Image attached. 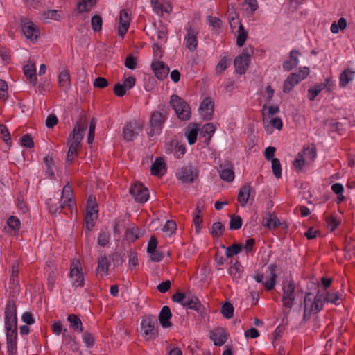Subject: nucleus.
I'll return each instance as SVG.
<instances>
[{"label":"nucleus","instance_id":"nucleus-1","mask_svg":"<svg viewBox=\"0 0 355 355\" xmlns=\"http://www.w3.org/2000/svg\"><path fill=\"white\" fill-rule=\"evenodd\" d=\"M85 121H77L72 132L67 139V144L69 150L67 155L66 163L71 164L78 155V148L83 138Z\"/></svg>","mask_w":355,"mask_h":355},{"label":"nucleus","instance_id":"nucleus-2","mask_svg":"<svg viewBox=\"0 0 355 355\" xmlns=\"http://www.w3.org/2000/svg\"><path fill=\"white\" fill-rule=\"evenodd\" d=\"M169 104L174 110L179 119L188 121L191 119V111L189 105L178 95H171Z\"/></svg>","mask_w":355,"mask_h":355},{"label":"nucleus","instance_id":"nucleus-3","mask_svg":"<svg viewBox=\"0 0 355 355\" xmlns=\"http://www.w3.org/2000/svg\"><path fill=\"white\" fill-rule=\"evenodd\" d=\"M295 283L292 279H284L282 282V298L283 306L291 309L295 300Z\"/></svg>","mask_w":355,"mask_h":355},{"label":"nucleus","instance_id":"nucleus-4","mask_svg":"<svg viewBox=\"0 0 355 355\" xmlns=\"http://www.w3.org/2000/svg\"><path fill=\"white\" fill-rule=\"evenodd\" d=\"M254 54V49L249 46L245 48L242 53L236 57L234 61L236 71L239 74L245 73V71L248 68L251 57Z\"/></svg>","mask_w":355,"mask_h":355},{"label":"nucleus","instance_id":"nucleus-5","mask_svg":"<svg viewBox=\"0 0 355 355\" xmlns=\"http://www.w3.org/2000/svg\"><path fill=\"white\" fill-rule=\"evenodd\" d=\"M157 320L153 315L144 317L141 322L142 336L146 340H153L158 335L157 327H156Z\"/></svg>","mask_w":355,"mask_h":355},{"label":"nucleus","instance_id":"nucleus-6","mask_svg":"<svg viewBox=\"0 0 355 355\" xmlns=\"http://www.w3.org/2000/svg\"><path fill=\"white\" fill-rule=\"evenodd\" d=\"M176 176L182 183H192L198 178V170L189 164L182 166L176 173Z\"/></svg>","mask_w":355,"mask_h":355},{"label":"nucleus","instance_id":"nucleus-7","mask_svg":"<svg viewBox=\"0 0 355 355\" xmlns=\"http://www.w3.org/2000/svg\"><path fill=\"white\" fill-rule=\"evenodd\" d=\"M129 191L137 202L144 203L149 198L148 189L141 183H135L132 184Z\"/></svg>","mask_w":355,"mask_h":355},{"label":"nucleus","instance_id":"nucleus-8","mask_svg":"<svg viewBox=\"0 0 355 355\" xmlns=\"http://www.w3.org/2000/svg\"><path fill=\"white\" fill-rule=\"evenodd\" d=\"M21 30L25 37L31 40L36 41L40 35L39 28L30 19H22L21 22Z\"/></svg>","mask_w":355,"mask_h":355},{"label":"nucleus","instance_id":"nucleus-9","mask_svg":"<svg viewBox=\"0 0 355 355\" xmlns=\"http://www.w3.org/2000/svg\"><path fill=\"white\" fill-rule=\"evenodd\" d=\"M187 34L184 37L185 46L189 51L193 52L196 50L198 44V35L199 30L198 28H194L189 24L185 26Z\"/></svg>","mask_w":355,"mask_h":355},{"label":"nucleus","instance_id":"nucleus-10","mask_svg":"<svg viewBox=\"0 0 355 355\" xmlns=\"http://www.w3.org/2000/svg\"><path fill=\"white\" fill-rule=\"evenodd\" d=\"M182 306L196 311L201 317L207 315L205 307L202 304L199 299L191 293H188Z\"/></svg>","mask_w":355,"mask_h":355},{"label":"nucleus","instance_id":"nucleus-11","mask_svg":"<svg viewBox=\"0 0 355 355\" xmlns=\"http://www.w3.org/2000/svg\"><path fill=\"white\" fill-rule=\"evenodd\" d=\"M218 173L220 178L226 182H231L234 179V166L229 160H225L218 167Z\"/></svg>","mask_w":355,"mask_h":355},{"label":"nucleus","instance_id":"nucleus-12","mask_svg":"<svg viewBox=\"0 0 355 355\" xmlns=\"http://www.w3.org/2000/svg\"><path fill=\"white\" fill-rule=\"evenodd\" d=\"M214 103L211 98H205L200 103L199 113L201 117L205 120H210L214 115Z\"/></svg>","mask_w":355,"mask_h":355},{"label":"nucleus","instance_id":"nucleus-13","mask_svg":"<svg viewBox=\"0 0 355 355\" xmlns=\"http://www.w3.org/2000/svg\"><path fill=\"white\" fill-rule=\"evenodd\" d=\"M61 201L64 203V206L67 207V209L70 212H72L73 209L76 207L72 187L69 184H67L63 187Z\"/></svg>","mask_w":355,"mask_h":355},{"label":"nucleus","instance_id":"nucleus-14","mask_svg":"<svg viewBox=\"0 0 355 355\" xmlns=\"http://www.w3.org/2000/svg\"><path fill=\"white\" fill-rule=\"evenodd\" d=\"M138 124L136 120L127 122L123 129V138L126 141H132L138 135Z\"/></svg>","mask_w":355,"mask_h":355},{"label":"nucleus","instance_id":"nucleus-15","mask_svg":"<svg viewBox=\"0 0 355 355\" xmlns=\"http://www.w3.org/2000/svg\"><path fill=\"white\" fill-rule=\"evenodd\" d=\"M130 22V15L128 10L123 9L120 11L119 24L118 26V34L123 37L128 31Z\"/></svg>","mask_w":355,"mask_h":355},{"label":"nucleus","instance_id":"nucleus-16","mask_svg":"<svg viewBox=\"0 0 355 355\" xmlns=\"http://www.w3.org/2000/svg\"><path fill=\"white\" fill-rule=\"evenodd\" d=\"M167 118V112L163 110V112L155 111L153 112L150 117V125L153 129H157L161 130L165 121Z\"/></svg>","mask_w":355,"mask_h":355},{"label":"nucleus","instance_id":"nucleus-17","mask_svg":"<svg viewBox=\"0 0 355 355\" xmlns=\"http://www.w3.org/2000/svg\"><path fill=\"white\" fill-rule=\"evenodd\" d=\"M209 338L216 346L223 345L227 340V334L223 327H217L209 331Z\"/></svg>","mask_w":355,"mask_h":355},{"label":"nucleus","instance_id":"nucleus-18","mask_svg":"<svg viewBox=\"0 0 355 355\" xmlns=\"http://www.w3.org/2000/svg\"><path fill=\"white\" fill-rule=\"evenodd\" d=\"M306 303H307V309L315 313H318L323 309V304L320 300L313 298V295L311 292H307L305 294L304 300V306L306 308Z\"/></svg>","mask_w":355,"mask_h":355},{"label":"nucleus","instance_id":"nucleus-19","mask_svg":"<svg viewBox=\"0 0 355 355\" xmlns=\"http://www.w3.org/2000/svg\"><path fill=\"white\" fill-rule=\"evenodd\" d=\"M151 69L157 78L160 80H164L169 73V67L162 61L153 62Z\"/></svg>","mask_w":355,"mask_h":355},{"label":"nucleus","instance_id":"nucleus-20","mask_svg":"<svg viewBox=\"0 0 355 355\" xmlns=\"http://www.w3.org/2000/svg\"><path fill=\"white\" fill-rule=\"evenodd\" d=\"M299 51L293 49L289 53V58L282 62V67L284 71H290L296 68L299 64V57L300 55Z\"/></svg>","mask_w":355,"mask_h":355},{"label":"nucleus","instance_id":"nucleus-21","mask_svg":"<svg viewBox=\"0 0 355 355\" xmlns=\"http://www.w3.org/2000/svg\"><path fill=\"white\" fill-rule=\"evenodd\" d=\"M69 276L71 279H74L73 285L76 287H83L84 285V277L82 268L78 265L72 264L70 267Z\"/></svg>","mask_w":355,"mask_h":355},{"label":"nucleus","instance_id":"nucleus-22","mask_svg":"<svg viewBox=\"0 0 355 355\" xmlns=\"http://www.w3.org/2000/svg\"><path fill=\"white\" fill-rule=\"evenodd\" d=\"M23 70L24 73L26 78L28 80L29 83L35 87L37 83L35 64L29 61L27 64L24 66Z\"/></svg>","mask_w":355,"mask_h":355},{"label":"nucleus","instance_id":"nucleus-23","mask_svg":"<svg viewBox=\"0 0 355 355\" xmlns=\"http://www.w3.org/2000/svg\"><path fill=\"white\" fill-rule=\"evenodd\" d=\"M71 77L69 70L66 69L60 71L58 75V86L64 92H67L71 88Z\"/></svg>","mask_w":355,"mask_h":355},{"label":"nucleus","instance_id":"nucleus-24","mask_svg":"<svg viewBox=\"0 0 355 355\" xmlns=\"http://www.w3.org/2000/svg\"><path fill=\"white\" fill-rule=\"evenodd\" d=\"M252 187L250 183L244 184L240 189L237 200L241 207H245L249 200Z\"/></svg>","mask_w":355,"mask_h":355},{"label":"nucleus","instance_id":"nucleus-25","mask_svg":"<svg viewBox=\"0 0 355 355\" xmlns=\"http://www.w3.org/2000/svg\"><path fill=\"white\" fill-rule=\"evenodd\" d=\"M171 317L172 313L169 306H163L159 315V321L163 328H168L172 326V323L170 322Z\"/></svg>","mask_w":355,"mask_h":355},{"label":"nucleus","instance_id":"nucleus-26","mask_svg":"<svg viewBox=\"0 0 355 355\" xmlns=\"http://www.w3.org/2000/svg\"><path fill=\"white\" fill-rule=\"evenodd\" d=\"M151 174L161 177L166 172V163L163 158L158 157L153 163L150 168Z\"/></svg>","mask_w":355,"mask_h":355},{"label":"nucleus","instance_id":"nucleus-27","mask_svg":"<svg viewBox=\"0 0 355 355\" xmlns=\"http://www.w3.org/2000/svg\"><path fill=\"white\" fill-rule=\"evenodd\" d=\"M153 11L159 16H162L164 12L170 13L172 11V6L168 3L163 5L157 0H151Z\"/></svg>","mask_w":355,"mask_h":355},{"label":"nucleus","instance_id":"nucleus-28","mask_svg":"<svg viewBox=\"0 0 355 355\" xmlns=\"http://www.w3.org/2000/svg\"><path fill=\"white\" fill-rule=\"evenodd\" d=\"M300 83V81L291 73L284 82L282 92L289 93Z\"/></svg>","mask_w":355,"mask_h":355},{"label":"nucleus","instance_id":"nucleus-29","mask_svg":"<svg viewBox=\"0 0 355 355\" xmlns=\"http://www.w3.org/2000/svg\"><path fill=\"white\" fill-rule=\"evenodd\" d=\"M67 321L70 323V327L73 331H77L78 332L83 331V323L77 315L73 313L69 314L67 316Z\"/></svg>","mask_w":355,"mask_h":355},{"label":"nucleus","instance_id":"nucleus-30","mask_svg":"<svg viewBox=\"0 0 355 355\" xmlns=\"http://www.w3.org/2000/svg\"><path fill=\"white\" fill-rule=\"evenodd\" d=\"M17 318V304L14 299H8L5 307V318Z\"/></svg>","mask_w":355,"mask_h":355},{"label":"nucleus","instance_id":"nucleus-31","mask_svg":"<svg viewBox=\"0 0 355 355\" xmlns=\"http://www.w3.org/2000/svg\"><path fill=\"white\" fill-rule=\"evenodd\" d=\"M236 45L241 47L244 45L247 38L248 37V33L244 28L243 24H240L236 31Z\"/></svg>","mask_w":355,"mask_h":355},{"label":"nucleus","instance_id":"nucleus-32","mask_svg":"<svg viewBox=\"0 0 355 355\" xmlns=\"http://www.w3.org/2000/svg\"><path fill=\"white\" fill-rule=\"evenodd\" d=\"M96 3V0H82L77 5V12L78 13L89 12Z\"/></svg>","mask_w":355,"mask_h":355},{"label":"nucleus","instance_id":"nucleus-33","mask_svg":"<svg viewBox=\"0 0 355 355\" xmlns=\"http://www.w3.org/2000/svg\"><path fill=\"white\" fill-rule=\"evenodd\" d=\"M340 223V220L334 214H329L325 216L326 226L331 232H334Z\"/></svg>","mask_w":355,"mask_h":355},{"label":"nucleus","instance_id":"nucleus-34","mask_svg":"<svg viewBox=\"0 0 355 355\" xmlns=\"http://www.w3.org/2000/svg\"><path fill=\"white\" fill-rule=\"evenodd\" d=\"M98 266H97V272H103V275H107L108 268L110 266V262L105 255L101 256L98 258Z\"/></svg>","mask_w":355,"mask_h":355},{"label":"nucleus","instance_id":"nucleus-35","mask_svg":"<svg viewBox=\"0 0 355 355\" xmlns=\"http://www.w3.org/2000/svg\"><path fill=\"white\" fill-rule=\"evenodd\" d=\"M44 165H45V175L46 178H51L54 175V171H53V166H54V162L51 157L50 156H46L43 159Z\"/></svg>","mask_w":355,"mask_h":355},{"label":"nucleus","instance_id":"nucleus-36","mask_svg":"<svg viewBox=\"0 0 355 355\" xmlns=\"http://www.w3.org/2000/svg\"><path fill=\"white\" fill-rule=\"evenodd\" d=\"M354 72L349 69H345L340 75L339 83L341 87H345L352 80Z\"/></svg>","mask_w":355,"mask_h":355},{"label":"nucleus","instance_id":"nucleus-37","mask_svg":"<svg viewBox=\"0 0 355 355\" xmlns=\"http://www.w3.org/2000/svg\"><path fill=\"white\" fill-rule=\"evenodd\" d=\"M270 218L263 220V225L268 229H275L282 226V223L277 216L269 214Z\"/></svg>","mask_w":355,"mask_h":355},{"label":"nucleus","instance_id":"nucleus-38","mask_svg":"<svg viewBox=\"0 0 355 355\" xmlns=\"http://www.w3.org/2000/svg\"><path fill=\"white\" fill-rule=\"evenodd\" d=\"M214 132L215 126L212 123H206L202 126L200 134L202 137H206L205 140L208 144Z\"/></svg>","mask_w":355,"mask_h":355},{"label":"nucleus","instance_id":"nucleus-39","mask_svg":"<svg viewBox=\"0 0 355 355\" xmlns=\"http://www.w3.org/2000/svg\"><path fill=\"white\" fill-rule=\"evenodd\" d=\"M230 263L231 266L229 268L230 275L233 278H239L242 273L241 264L237 261H235V262L233 263V260H231Z\"/></svg>","mask_w":355,"mask_h":355},{"label":"nucleus","instance_id":"nucleus-40","mask_svg":"<svg viewBox=\"0 0 355 355\" xmlns=\"http://www.w3.org/2000/svg\"><path fill=\"white\" fill-rule=\"evenodd\" d=\"M225 226L220 222H216L212 225L210 233L213 237L218 238L223 235Z\"/></svg>","mask_w":355,"mask_h":355},{"label":"nucleus","instance_id":"nucleus-41","mask_svg":"<svg viewBox=\"0 0 355 355\" xmlns=\"http://www.w3.org/2000/svg\"><path fill=\"white\" fill-rule=\"evenodd\" d=\"M198 132V128L197 127H193L191 128H190L189 127L187 128V130L185 132V135L189 144L192 145L196 143L197 139Z\"/></svg>","mask_w":355,"mask_h":355},{"label":"nucleus","instance_id":"nucleus-42","mask_svg":"<svg viewBox=\"0 0 355 355\" xmlns=\"http://www.w3.org/2000/svg\"><path fill=\"white\" fill-rule=\"evenodd\" d=\"M326 87V85H315L314 87L308 89V98L313 101L319 93Z\"/></svg>","mask_w":355,"mask_h":355},{"label":"nucleus","instance_id":"nucleus-43","mask_svg":"<svg viewBox=\"0 0 355 355\" xmlns=\"http://www.w3.org/2000/svg\"><path fill=\"white\" fill-rule=\"evenodd\" d=\"M67 329H64L62 334V341L66 345H69L71 347L77 349V343L76 341V338L67 333Z\"/></svg>","mask_w":355,"mask_h":355},{"label":"nucleus","instance_id":"nucleus-44","mask_svg":"<svg viewBox=\"0 0 355 355\" xmlns=\"http://www.w3.org/2000/svg\"><path fill=\"white\" fill-rule=\"evenodd\" d=\"M125 235L127 240L134 242L140 236L139 229L136 226L129 228L126 230Z\"/></svg>","mask_w":355,"mask_h":355},{"label":"nucleus","instance_id":"nucleus-45","mask_svg":"<svg viewBox=\"0 0 355 355\" xmlns=\"http://www.w3.org/2000/svg\"><path fill=\"white\" fill-rule=\"evenodd\" d=\"M300 154H303V157L309 159L311 162H313L316 157V149L313 146V147H304L303 150L300 152Z\"/></svg>","mask_w":355,"mask_h":355},{"label":"nucleus","instance_id":"nucleus-46","mask_svg":"<svg viewBox=\"0 0 355 355\" xmlns=\"http://www.w3.org/2000/svg\"><path fill=\"white\" fill-rule=\"evenodd\" d=\"M98 215L95 213H86L85 216V228L90 232L94 227V220L97 218Z\"/></svg>","mask_w":355,"mask_h":355},{"label":"nucleus","instance_id":"nucleus-47","mask_svg":"<svg viewBox=\"0 0 355 355\" xmlns=\"http://www.w3.org/2000/svg\"><path fill=\"white\" fill-rule=\"evenodd\" d=\"M48 206L49 211L51 214H56L60 212L63 209H64L65 214H67V211H69L67 209V207L64 206V203L62 201L60 202V205L58 206L57 204L52 202L51 200L50 199L48 202Z\"/></svg>","mask_w":355,"mask_h":355},{"label":"nucleus","instance_id":"nucleus-48","mask_svg":"<svg viewBox=\"0 0 355 355\" xmlns=\"http://www.w3.org/2000/svg\"><path fill=\"white\" fill-rule=\"evenodd\" d=\"M95 213L98 215V205L96 203V199L94 196H89L87 201L86 213Z\"/></svg>","mask_w":355,"mask_h":355},{"label":"nucleus","instance_id":"nucleus-49","mask_svg":"<svg viewBox=\"0 0 355 355\" xmlns=\"http://www.w3.org/2000/svg\"><path fill=\"white\" fill-rule=\"evenodd\" d=\"M221 313L227 318L230 319L234 316V307L230 302H225L221 308Z\"/></svg>","mask_w":355,"mask_h":355},{"label":"nucleus","instance_id":"nucleus-50","mask_svg":"<svg viewBox=\"0 0 355 355\" xmlns=\"http://www.w3.org/2000/svg\"><path fill=\"white\" fill-rule=\"evenodd\" d=\"M11 275H10V284L13 286H17L19 285V266L18 264H14L12 266V271H11Z\"/></svg>","mask_w":355,"mask_h":355},{"label":"nucleus","instance_id":"nucleus-51","mask_svg":"<svg viewBox=\"0 0 355 355\" xmlns=\"http://www.w3.org/2000/svg\"><path fill=\"white\" fill-rule=\"evenodd\" d=\"M241 249L242 245L238 243L233 244L226 248L225 255L228 258L232 257L234 255L239 254Z\"/></svg>","mask_w":355,"mask_h":355},{"label":"nucleus","instance_id":"nucleus-52","mask_svg":"<svg viewBox=\"0 0 355 355\" xmlns=\"http://www.w3.org/2000/svg\"><path fill=\"white\" fill-rule=\"evenodd\" d=\"M103 20L100 15H96L92 17L91 25L94 32H98L102 29Z\"/></svg>","mask_w":355,"mask_h":355},{"label":"nucleus","instance_id":"nucleus-53","mask_svg":"<svg viewBox=\"0 0 355 355\" xmlns=\"http://www.w3.org/2000/svg\"><path fill=\"white\" fill-rule=\"evenodd\" d=\"M272 170L273 175L277 178H279L282 176V166L280 161L277 158H273L272 160Z\"/></svg>","mask_w":355,"mask_h":355},{"label":"nucleus","instance_id":"nucleus-54","mask_svg":"<svg viewBox=\"0 0 355 355\" xmlns=\"http://www.w3.org/2000/svg\"><path fill=\"white\" fill-rule=\"evenodd\" d=\"M242 223L243 220L240 216H232L230 223V229L239 230L241 227Z\"/></svg>","mask_w":355,"mask_h":355},{"label":"nucleus","instance_id":"nucleus-55","mask_svg":"<svg viewBox=\"0 0 355 355\" xmlns=\"http://www.w3.org/2000/svg\"><path fill=\"white\" fill-rule=\"evenodd\" d=\"M110 239V235L108 232L103 231L99 233L98 236V244L102 247L107 245Z\"/></svg>","mask_w":355,"mask_h":355},{"label":"nucleus","instance_id":"nucleus-56","mask_svg":"<svg viewBox=\"0 0 355 355\" xmlns=\"http://www.w3.org/2000/svg\"><path fill=\"white\" fill-rule=\"evenodd\" d=\"M309 73L310 70L309 67H302L298 69L297 72L293 73L301 82L309 75Z\"/></svg>","mask_w":355,"mask_h":355},{"label":"nucleus","instance_id":"nucleus-57","mask_svg":"<svg viewBox=\"0 0 355 355\" xmlns=\"http://www.w3.org/2000/svg\"><path fill=\"white\" fill-rule=\"evenodd\" d=\"M305 164V160L303 154L298 153L296 159L293 162V167L297 171H301Z\"/></svg>","mask_w":355,"mask_h":355},{"label":"nucleus","instance_id":"nucleus-58","mask_svg":"<svg viewBox=\"0 0 355 355\" xmlns=\"http://www.w3.org/2000/svg\"><path fill=\"white\" fill-rule=\"evenodd\" d=\"M277 277V275H272V276L269 277L266 282H263V285L266 291H270L275 288Z\"/></svg>","mask_w":355,"mask_h":355},{"label":"nucleus","instance_id":"nucleus-59","mask_svg":"<svg viewBox=\"0 0 355 355\" xmlns=\"http://www.w3.org/2000/svg\"><path fill=\"white\" fill-rule=\"evenodd\" d=\"M229 23L230 28L233 32H234V30L240 26V24H242L239 15L236 12H234L232 16L229 17Z\"/></svg>","mask_w":355,"mask_h":355},{"label":"nucleus","instance_id":"nucleus-60","mask_svg":"<svg viewBox=\"0 0 355 355\" xmlns=\"http://www.w3.org/2000/svg\"><path fill=\"white\" fill-rule=\"evenodd\" d=\"M6 331L17 330V318H5Z\"/></svg>","mask_w":355,"mask_h":355},{"label":"nucleus","instance_id":"nucleus-61","mask_svg":"<svg viewBox=\"0 0 355 355\" xmlns=\"http://www.w3.org/2000/svg\"><path fill=\"white\" fill-rule=\"evenodd\" d=\"M20 220L15 216H10L7 220V225L14 230H19L20 228Z\"/></svg>","mask_w":355,"mask_h":355},{"label":"nucleus","instance_id":"nucleus-62","mask_svg":"<svg viewBox=\"0 0 355 355\" xmlns=\"http://www.w3.org/2000/svg\"><path fill=\"white\" fill-rule=\"evenodd\" d=\"M228 59L227 57H223L218 63L216 72L218 74H221L228 67Z\"/></svg>","mask_w":355,"mask_h":355},{"label":"nucleus","instance_id":"nucleus-63","mask_svg":"<svg viewBox=\"0 0 355 355\" xmlns=\"http://www.w3.org/2000/svg\"><path fill=\"white\" fill-rule=\"evenodd\" d=\"M21 145L24 147L31 148L34 147V141L29 134L24 135L21 138Z\"/></svg>","mask_w":355,"mask_h":355},{"label":"nucleus","instance_id":"nucleus-64","mask_svg":"<svg viewBox=\"0 0 355 355\" xmlns=\"http://www.w3.org/2000/svg\"><path fill=\"white\" fill-rule=\"evenodd\" d=\"M0 132L2 135L3 140L8 144H11L10 135L6 125L3 124L0 125Z\"/></svg>","mask_w":355,"mask_h":355}]
</instances>
